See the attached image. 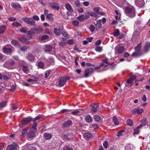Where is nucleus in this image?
<instances>
[{"instance_id": "obj_1", "label": "nucleus", "mask_w": 150, "mask_h": 150, "mask_svg": "<svg viewBox=\"0 0 150 150\" xmlns=\"http://www.w3.org/2000/svg\"><path fill=\"white\" fill-rule=\"evenodd\" d=\"M45 119V116L42 114L39 115L33 120L32 118L30 117L24 118L21 122H35L36 121H42Z\"/></svg>"}, {"instance_id": "obj_2", "label": "nucleus", "mask_w": 150, "mask_h": 150, "mask_svg": "<svg viewBox=\"0 0 150 150\" xmlns=\"http://www.w3.org/2000/svg\"><path fill=\"white\" fill-rule=\"evenodd\" d=\"M126 15L130 18L134 17L136 15L134 8L132 6H127L125 8Z\"/></svg>"}, {"instance_id": "obj_3", "label": "nucleus", "mask_w": 150, "mask_h": 150, "mask_svg": "<svg viewBox=\"0 0 150 150\" xmlns=\"http://www.w3.org/2000/svg\"><path fill=\"white\" fill-rule=\"evenodd\" d=\"M70 79V77L69 76H63L60 77L59 79L58 85L60 87L63 86L66 83L67 81Z\"/></svg>"}, {"instance_id": "obj_4", "label": "nucleus", "mask_w": 150, "mask_h": 150, "mask_svg": "<svg viewBox=\"0 0 150 150\" xmlns=\"http://www.w3.org/2000/svg\"><path fill=\"white\" fill-rule=\"evenodd\" d=\"M22 20L26 23L31 25H35V22L32 18L28 17H23Z\"/></svg>"}, {"instance_id": "obj_5", "label": "nucleus", "mask_w": 150, "mask_h": 150, "mask_svg": "<svg viewBox=\"0 0 150 150\" xmlns=\"http://www.w3.org/2000/svg\"><path fill=\"white\" fill-rule=\"evenodd\" d=\"M90 106L91 108L90 112L91 113L96 112L97 111V108L99 107L98 104L96 103H91Z\"/></svg>"}, {"instance_id": "obj_6", "label": "nucleus", "mask_w": 150, "mask_h": 150, "mask_svg": "<svg viewBox=\"0 0 150 150\" xmlns=\"http://www.w3.org/2000/svg\"><path fill=\"white\" fill-rule=\"evenodd\" d=\"M19 148L18 145L15 143H13L12 144L8 145L6 150H18Z\"/></svg>"}, {"instance_id": "obj_7", "label": "nucleus", "mask_w": 150, "mask_h": 150, "mask_svg": "<svg viewBox=\"0 0 150 150\" xmlns=\"http://www.w3.org/2000/svg\"><path fill=\"white\" fill-rule=\"evenodd\" d=\"M24 150H36V149L33 144H27L23 147Z\"/></svg>"}, {"instance_id": "obj_8", "label": "nucleus", "mask_w": 150, "mask_h": 150, "mask_svg": "<svg viewBox=\"0 0 150 150\" xmlns=\"http://www.w3.org/2000/svg\"><path fill=\"white\" fill-rule=\"evenodd\" d=\"M94 71V69L91 68L86 69L84 71L85 74L83 76V77H88L89 74L93 72Z\"/></svg>"}, {"instance_id": "obj_9", "label": "nucleus", "mask_w": 150, "mask_h": 150, "mask_svg": "<svg viewBox=\"0 0 150 150\" xmlns=\"http://www.w3.org/2000/svg\"><path fill=\"white\" fill-rule=\"evenodd\" d=\"M49 6L52 9L58 11L59 9V4L55 2H50L49 3Z\"/></svg>"}, {"instance_id": "obj_10", "label": "nucleus", "mask_w": 150, "mask_h": 150, "mask_svg": "<svg viewBox=\"0 0 150 150\" xmlns=\"http://www.w3.org/2000/svg\"><path fill=\"white\" fill-rule=\"evenodd\" d=\"M150 50V42H147L144 45L143 50L145 53L148 52Z\"/></svg>"}, {"instance_id": "obj_11", "label": "nucleus", "mask_w": 150, "mask_h": 150, "mask_svg": "<svg viewBox=\"0 0 150 150\" xmlns=\"http://www.w3.org/2000/svg\"><path fill=\"white\" fill-rule=\"evenodd\" d=\"M18 40L21 42L27 45H29L30 44V41L25 37H18Z\"/></svg>"}, {"instance_id": "obj_12", "label": "nucleus", "mask_w": 150, "mask_h": 150, "mask_svg": "<svg viewBox=\"0 0 150 150\" xmlns=\"http://www.w3.org/2000/svg\"><path fill=\"white\" fill-rule=\"evenodd\" d=\"M31 30L33 31V33L38 34L41 33L43 30L41 28H36L31 29Z\"/></svg>"}, {"instance_id": "obj_13", "label": "nucleus", "mask_w": 150, "mask_h": 150, "mask_svg": "<svg viewBox=\"0 0 150 150\" xmlns=\"http://www.w3.org/2000/svg\"><path fill=\"white\" fill-rule=\"evenodd\" d=\"M21 65L23 67L22 70L24 73L28 74L30 72V70L28 69V66H24L23 64H21Z\"/></svg>"}, {"instance_id": "obj_14", "label": "nucleus", "mask_w": 150, "mask_h": 150, "mask_svg": "<svg viewBox=\"0 0 150 150\" xmlns=\"http://www.w3.org/2000/svg\"><path fill=\"white\" fill-rule=\"evenodd\" d=\"M11 6L12 8L15 9H21L22 8L21 5L18 3H14L12 2Z\"/></svg>"}, {"instance_id": "obj_15", "label": "nucleus", "mask_w": 150, "mask_h": 150, "mask_svg": "<svg viewBox=\"0 0 150 150\" xmlns=\"http://www.w3.org/2000/svg\"><path fill=\"white\" fill-rule=\"evenodd\" d=\"M83 136L86 140H88L92 138L93 136L90 133L87 132L83 134Z\"/></svg>"}, {"instance_id": "obj_16", "label": "nucleus", "mask_w": 150, "mask_h": 150, "mask_svg": "<svg viewBox=\"0 0 150 150\" xmlns=\"http://www.w3.org/2000/svg\"><path fill=\"white\" fill-rule=\"evenodd\" d=\"M143 110L142 108H139L134 109L132 111L133 114L137 113L138 114H140L143 112Z\"/></svg>"}, {"instance_id": "obj_17", "label": "nucleus", "mask_w": 150, "mask_h": 150, "mask_svg": "<svg viewBox=\"0 0 150 150\" xmlns=\"http://www.w3.org/2000/svg\"><path fill=\"white\" fill-rule=\"evenodd\" d=\"M35 131L32 130V129H30V131L28 133V136L29 138H32L35 136Z\"/></svg>"}, {"instance_id": "obj_18", "label": "nucleus", "mask_w": 150, "mask_h": 150, "mask_svg": "<svg viewBox=\"0 0 150 150\" xmlns=\"http://www.w3.org/2000/svg\"><path fill=\"white\" fill-rule=\"evenodd\" d=\"M63 28V26H60L59 29H57L56 28H55L54 29V33L55 35L58 36L60 35V32L62 31V28Z\"/></svg>"}, {"instance_id": "obj_19", "label": "nucleus", "mask_w": 150, "mask_h": 150, "mask_svg": "<svg viewBox=\"0 0 150 150\" xmlns=\"http://www.w3.org/2000/svg\"><path fill=\"white\" fill-rule=\"evenodd\" d=\"M142 52H133L131 55L132 57H138L142 55Z\"/></svg>"}, {"instance_id": "obj_20", "label": "nucleus", "mask_w": 150, "mask_h": 150, "mask_svg": "<svg viewBox=\"0 0 150 150\" xmlns=\"http://www.w3.org/2000/svg\"><path fill=\"white\" fill-rule=\"evenodd\" d=\"M27 59L29 61L31 62H33L35 59L33 55L30 53L28 54L27 56Z\"/></svg>"}, {"instance_id": "obj_21", "label": "nucleus", "mask_w": 150, "mask_h": 150, "mask_svg": "<svg viewBox=\"0 0 150 150\" xmlns=\"http://www.w3.org/2000/svg\"><path fill=\"white\" fill-rule=\"evenodd\" d=\"M65 7L67 10L69 12H72L74 11L71 6L68 3H67L65 4Z\"/></svg>"}, {"instance_id": "obj_22", "label": "nucleus", "mask_w": 150, "mask_h": 150, "mask_svg": "<svg viewBox=\"0 0 150 150\" xmlns=\"http://www.w3.org/2000/svg\"><path fill=\"white\" fill-rule=\"evenodd\" d=\"M5 46L3 48V51L5 54H8L11 52V50L10 48H7Z\"/></svg>"}, {"instance_id": "obj_23", "label": "nucleus", "mask_w": 150, "mask_h": 150, "mask_svg": "<svg viewBox=\"0 0 150 150\" xmlns=\"http://www.w3.org/2000/svg\"><path fill=\"white\" fill-rule=\"evenodd\" d=\"M102 23L101 20H99L97 21V23L95 24L96 29L98 30V29H100L101 28Z\"/></svg>"}, {"instance_id": "obj_24", "label": "nucleus", "mask_w": 150, "mask_h": 150, "mask_svg": "<svg viewBox=\"0 0 150 150\" xmlns=\"http://www.w3.org/2000/svg\"><path fill=\"white\" fill-rule=\"evenodd\" d=\"M52 135L50 133H45L44 134L43 137L44 139L47 140L50 139L52 137Z\"/></svg>"}, {"instance_id": "obj_25", "label": "nucleus", "mask_w": 150, "mask_h": 150, "mask_svg": "<svg viewBox=\"0 0 150 150\" xmlns=\"http://www.w3.org/2000/svg\"><path fill=\"white\" fill-rule=\"evenodd\" d=\"M8 103L7 100L3 101L0 103V110L2 109L3 108L5 107Z\"/></svg>"}, {"instance_id": "obj_26", "label": "nucleus", "mask_w": 150, "mask_h": 150, "mask_svg": "<svg viewBox=\"0 0 150 150\" xmlns=\"http://www.w3.org/2000/svg\"><path fill=\"white\" fill-rule=\"evenodd\" d=\"M142 43L139 44L137 46L134 48L135 51L136 52H141V50L142 47Z\"/></svg>"}, {"instance_id": "obj_27", "label": "nucleus", "mask_w": 150, "mask_h": 150, "mask_svg": "<svg viewBox=\"0 0 150 150\" xmlns=\"http://www.w3.org/2000/svg\"><path fill=\"white\" fill-rule=\"evenodd\" d=\"M11 44L14 46L16 47H19L20 45L19 44L18 42L15 40H13L11 41Z\"/></svg>"}, {"instance_id": "obj_28", "label": "nucleus", "mask_w": 150, "mask_h": 150, "mask_svg": "<svg viewBox=\"0 0 150 150\" xmlns=\"http://www.w3.org/2000/svg\"><path fill=\"white\" fill-rule=\"evenodd\" d=\"M52 49V46L49 45H46L45 46L44 50L45 52H47L51 51Z\"/></svg>"}, {"instance_id": "obj_29", "label": "nucleus", "mask_w": 150, "mask_h": 150, "mask_svg": "<svg viewBox=\"0 0 150 150\" xmlns=\"http://www.w3.org/2000/svg\"><path fill=\"white\" fill-rule=\"evenodd\" d=\"M83 110V109H77L75 110L74 111H72L71 112V114L74 115H77L78 114H79V113L81 112V111H82Z\"/></svg>"}, {"instance_id": "obj_30", "label": "nucleus", "mask_w": 150, "mask_h": 150, "mask_svg": "<svg viewBox=\"0 0 150 150\" xmlns=\"http://www.w3.org/2000/svg\"><path fill=\"white\" fill-rule=\"evenodd\" d=\"M125 49V47L123 46L120 47L117 49L118 53L120 54L124 52Z\"/></svg>"}, {"instance_id": "obj_31", "label": "nucleus", "mask_w": 150, "mask_h": 150, "mask_svg": "<svg viewBox=\"0 0 150 150\" xmlns=\"http://www.w3.org/2000/svg\"><path fill=\"white\" fill-rule=\"evenodd\" d=\"M77 19L80 22H83L85 20H86L84 17V15L81 14L77 17Z\"/></svg>"}, {"instance_id": "obj_32", "label": "nucleus", "mask_w": 150, "mask_h": 150, "mask_svg": "<svg viewBox=\"0 0 150 150\" xmlns=\"http://www.w3.org/2000/svg\"><path fill=\"white\" fill-rule=\"evenodd\" d=\"M93 118L95 121L96 122H99L102 118L101 117L98 115H95Z\"/></svg>"}, {"instance_id": "obj_33", "label": "nucleus", "mask_w": 150, "mask_h": 150, "mask_svg": "<svg viewBox=\"0 0 150 150\" xmlns=\"http://www.w3.org/2000/svg\"><path fill=\"white\" fill-rule=\"evenodd\" d=\"M53 14L51 13L47 14L46 16V18L50 21H52L54 20L53 18L52 17Z\"/></svg>"}, {"instance_id": "obj_34", "label": "nucleus", "mask_w": 150, "mask_h": 150, "mask_svg": "<svg viewBox=\"0 0 150 150\" xmlns=\"http://www.w3.org/2000/svg\"><path fill=\"white\" fill-rule=\"evenodd\" d=\"M85 119L86 122H92L93 121L92 118L90 115L86 116L85 117Z\"/></svg>"}, {"instance_id": "obj_35", "label": "nucleus", "mask_w": 150, "mask_h": 150, "mask_svg": "<svg viewBox=\"0 0 150 150\" xmlns=\"http://www.w3.org/2000/svg\"><path fill=\"white\" fill-rule=\"evenodd\" d=\"M12 25L14 27H18L21 25V24L17 21L13 22L12 24Z\"/></svg>"}, {"instance_id": "obj_36", "label": "nucleus", "mask_w": 150, "mask_h": 150, "mask_svg": "<svg viewBox=\"0 0 150 150\" xmlns=\"http://www.w3.org/2000/svg\"><path fill=\"white\" fill-rule=\"evenodd\" d=\"M37 125V122H34L30 129H32V130L35 131L36 132L37 130V128L36 127Z\"/></svg>"}, {"instance_id": "obj_37", "label": "nucleus", "mask_w": 150, "mask_h": 150, "mask_svg": "<svg viewBox=\"0 0 150 150\" xmlns=\"http://www.w3.org/2000/svg\"><path fill=\"white\" fill-rule=\"evenodd\" d=\"M28 130V128L27 127H25L22 129V130L21 132V134L20 135L21 137L25 135V133Z\"/></svg>"}, {"instance_id": "obj_38", "label": "nucleus", "mask_w": 150, "mask_h": 150, "mask_svg": "<svg viewBox=\"0 0 150 150\" xmlns=\"http://www.w3.org/2000/svg\"><path fill=\"white\" fill-rule=\"evenodd\" d=\"M61 34L63 35L65 37H67L68 33L66 32V31L63 28H62Z\"/></svg>"}, {"instance_id": "obj_39", "label": "nucleus", "mask_w": 150, "mask_h": 150, "mask_svg": "<svg viewBox=\"0 0 150 150\" xmlns=\"http://www.w3.org/2000/svg\"><path fill=\"white\" fill-rule=\"evenodd\" d=\"M119 35H120L119 30L118 29H115L114 32L113 33V35L115 36H117Z\"/></svg>"}, {"instance_id": "obj_40", "label": "nucleus", "mask_w": 150, "mask_h": 150, "mask_svg": "<svg viewBox=\"0 0 150 150\" xmlns=\"http://www.w3.org/2000/svg\"><path fill=\"white\" fill-rule=\"evenodd\" d=\"M6 29V27L5 26H0V34L3 33Z\"/></svg>"}, {"instance_id": "obj_41", "label": "nucleus", "mask_w": 150, "mask_h": 150, "mask_svg": "<svg viewBox=\"0 0 150 150\" xmlns=\"http://www.w3.org/2000/svg\"><path fill=\"white\" fill-rule=\"evenodd\" d=\"M133 146L131 145L128 144L125 147V150H131L132 149Z\"/></svg>"}, {"instance_id": "obj_42", "label": "nucleus", "mask_w": 150, "mask_h": 150, "mask_svg": "<svg viewBox=\"0 0 150 150\" xmlns=\"http://www.w3.org/2000/svg\"><path fill=\"white\" fill-rule=\"evenodd\" d=\"M98 126L96 124H93L90 127V128L92 129V130H93V129H98Z\"/></svg>"}, {"instance_id": "obj_43", "label": "nucleus", "mask_w": 150, "mask_h": 150, "mask_svg": "<svg viewBox=\"0 0 150 150\" xmlns=\"http://www.w3.org/2000/svg\"><path fill=\"white\" fill-rule=\"evenodd\" d=\"M6 58V56L2 54H0V60H5Z\"/></svg>"}, {"instance_id": "obj_44", "label": "nucleus", "mask_w": 150, "mask_h": 150, "mask_svg": "<svg viewBox=\"0 0 150 150\" xmlns=\"http://www.w3.org/2000/svg\"><path fill=\"white\" fill-rule=\"evenodd\" d=\"M44 64L42 62H39L38 63V67L41 69L43 68Z\"/></svg>"}, {"instance_id": "obj_45", "label": "nucleus", "mask_w": 150, "mask_h": 150, "mask_svg": "<svg viewBox=\"0 0 150 150\" xmlns=\"http://www.w3.org/2000/svg\"><path fill=\"white\" fill-rule=\"evenodd\" d=\"M44 32L45 33L47 34L50 35H51L52 34V33L50 30L49 28H46L44 31Z\"/></svg>"}, {"instance_id": "obj_46", "label": "nucleus", "mask_w": 150, "mask_h": 150, "mask_svg": "<svg viewBox=\"0 0 150 150\" xmlns=\"http://www.w3.org/2000/svg\"><path fill=\"white\" fill-rule=\"evenodd\" d=\"M126 119L124 117H118V122H122L125 121Z\"/></svg>"}, {"instance_id": "obj_47", "label": "nucleus", "mask_w": 150, "mask_h": 150, "mask_svg": "<svg viewBox=\"0 0 150 150\" xmlns=\"http://www.w3.org/2000/svg\"><path fill=\"white\" fill-rule=\"evenodd\" d=\"M49 38V36L47 35H45L42 36L41 37V39L42 40H44L48 39Z\"/></svg>"}, {"instance_id": "obj_48", "label": "nucleus", "mask_w": 150, "mask_h": 150, "mask_svg": "<svg viewBox=\"0 0 150 150\" xmlns=\"http://www.w3.org/2000/svg\"><path fill=\"white\" fill-rule=\"evenodd\" d=\"M125 132V131L123 130H122L120 131H119L118 132L117 134V136L118 137H120V136H121L122 135L123 132Z\"/></svg>"}, {"instance_id": "obj_49", "label": "nucleus", "mask_w": 150, "mask_h": 150, "mask_svg": "<svg viewBox=\"0 0 150 150\" xmlns=\"http://www.w3.org/2000/svg\"><path fill=\"white\" fill-rule=\"evenodd\" d=\"M84 17L86 20H87L88 19L90 18V15L89 13V11L86 12L85 13Z\"/></svg>"}, {"instance_id": "obj_50", "label": "nucleus", "mask_w": 150, "mask_h": 150, "mask_svg": "<svg viewBox=\"0 0 150 150\" xmlns=\"http://www.w3.org/2000/svg\"><path fill=\"white\" fill-rule=\"evenodd\" d=\"M73 24L75 26L77 27L79 25V22L78 21H74L72 22Z\"/></svg>"}, {"instance_id": "obj_51", "label": "nucleus", "mask_w": 150, "mask_h": 150, "mask_svg": "<svg viewBox=\"0 0 150 150\" xmlns=\"http://www.w3.org/2000/svg\"><path fill=\"white\" fill-rule=\"evenodd\" d=\"M95 50L98 52H100L102 51V47L100 46L97 47L95 49Z\"/></svg>"}, {"instance_id": "obj_52", "label": "nucleus", "mask_w": 150, "mask_h": 150, "mask_svg": "<svg viewBox=\"0 0 150 150\" xmlns=\"http://www.w3.org/2000/svg\"><path fill=\"white\" fill-rule=\"evenodd\" d=\"M138 130H139V129H138L137 127L134 130V132L133 133V134L134 135H135V134H139V131Z\"/></svg>"}, {"instance_id": "obj_53", "label": "nucleus", "mask_w": 150, "mask_h": 150, "mask_svg": "<svg viewBox=\"0 0 150 150\" xmlns=\"http://www.w3.org/2000/svg\"><path fill=\"white\" fill-rule=\"evenodd\" d=\"M89 13L90 16H94L95 17H96L97 16V14L93 12H89Z\"/></svg>"}, {"instance_id": "obj_54", "label": "nucleus", "mask_w": 150, "mask_h": 150, "mask_svg": "<svg viewBox=\"0 0 150 150\" xmlns=\"http://www.w3.org/2000/svg\"><path fill=\"white\" fill-rule=\"evenodd\" d=\"M74 40L73 39L69 40L67 42L68 44L70 45H72L74 44Z\"/></svg>"}, {"instance_id": "obj_55", "label": "nucleus", "mask_w": 150, "mask_h": 150, "mask_svg": "<svg viewBox=\"0 0 150 150\" xmlns=\"http://www.w3.org/2000/svg\"><path fill=\"white\" fill-rule=\"evenodd\" d=\"M95 27L93 25H90V30L91 32H92L95 30Z\"/></svg>"}, {"instance_id": "obj_56", "label": "nucleus", "mask_w": 150, "mask_h": 150, "mask_svg": "<svg viewBox=\"0 0 150 150\" xmlns=\"http://www.w3.org/2000/svg\"><path fill=\"white\" fill-rule=\"evenodd\" d=\"M71 122H65V123L63 124V127H68L71 125Z\"/></svg>"}, {"instance_id": "obj_57", "label": "nucleus", "mask_w": 150, "mask_h": 150, "mask_svg": "<svg viewBox=\"0 0 150 150\" xmlns=\"http://www.w3.org/2000/svg\"><path fill=\"white\" fill-rule=\"evenodd\" d=\"M27 81L28 82H37L38 81V79L37 78H35V79H29L27 80Z\"/></svg>"}, {"instance_id": "obj_58", "label": "nucleus", "mask_w": 150, "mask_h": 150, "mask_svg": "<svg viewBox=\"0 0 150 150\" xmlns=\"http://www.w3.org/2000/svg\"><path fill=\"white\" fill-rule=\"evenodd\" d=\"M75 4L77 8L80 7V3L79 1H76Z\"/></svg>"}, {"instance_id": "obj_59", "label": "nucleus", "mask_w": 150, "mask_h": 150, "mask_svg": "<svg viewBox=\"0 0 150 150\" xmlns=\"http://www.w3.org/2000/svg\"><path fill=\"white\" fill-rule=\"evenodd\" d=\"M108 142L107 141H105L103 143V146H104V147L105 148V149H106L108 147Z\"/></svg>"}, {"instance_id": "obj_60", "label": "nucleus", "mask_w": 150, "mask_h": 150, "mask_svg": "<svg viewBox=\"0 0 150 150\" xmlns=\"http://www.w3.org/2000/svg\"><path fill=\"white\" fill-rule=\"evenodd\" d=\"M77 10L80 13H82L83 11V8L82 7H80L78 8Z\"/></svg>"}, {"instance_id": "obj_61", "label": "nucleus", "mask_w": 150, "mask_h": 150, "mask_svg": "<svg viewBox=\"0 0 150 150\" xmlns=\"http://www.w3.org/2000/svg\"><path fill=\"white\" fill-rule=\"evenodd\" d=\"M33 20L34 19L36 21H38L39 20V17L35 15L33 16V18H32Z\"/></svg>"}, {"instance_id": "obj_62", "label": "nucleus", "mask_w": 150, "mask_h": 150, "mask_svg": "<svg viewBox=\"0 0 150 150\" xmlns=\"http://www.w3.org/2000/svg\"><path fill=\"white\" fill-rule=\"evenodd\" d=\"M3 78L4 80H7L9 79V78L7 75L5 74L3 75Z\"/></svg>"}, {"instance_id": "obj_63", "label": "nucleus", "mask_w": 150, "mask_h": 150, "mask_svg": "<svg viewBox=\"0 0 150 150\" xmlns=\"http://www.w3.org/2000/svg\"><path fill=\"white\" fill-rule=\"evenodd\" d=\"M70 138L69 137V135L68 134H64V135L63 139H70Z\"/></svg>"}, {"instance_id": "obj_64", "label": "nucleus", "mask_w": 150, "mask_h": 150, "mask_svg": "<svg viewBox=\"0 0 150 150\" xmlns=\"http://www.w3.org/2000/svg\"><path fill=\"white\" fill-rule=\"evenodd\" d=\"M63 150H72V149L66 146L64 147Z\"/></svg>"}]
</instances>
